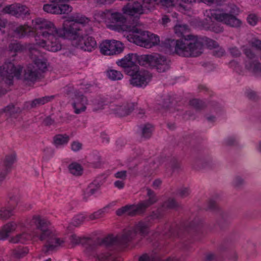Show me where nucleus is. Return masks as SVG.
I'll return each mask as SVG.
<instances>
[{
    "label": "nucleus",
    "instance_id": "nucleus-52",
    "mask_svg": "<svg viewBox=\"0 0 261 261\" xmlns=\"http://www.w3.org/2000/svg\"><path fill=\"white\" fill-rule=\"evenodd\" d=\"M191 194L190 188L182 187L177 189L176 194L181 198L188 197Z\"/></svg>",
    "mask_w": 261,
    "mask_h": 261
},
{
    "label": "nucleus",
    "instance_id": "nucleus-25",
    "mask_svg": "<svg viewBox=\"0 0 261 261\" xmlns=\"http://www.w3.org/2000/svg\"><path fill=\"white\" fill-rule=\"evenodd\" d=\"M53 98V96H44L36 98L31 101L27 102L25 106L28 109L35 108L47 103Z\"/></svg>",
    "mask_w": 261,
    "mask_h": 261
},
{
    "label": "nucleus",
    "instance_id": "nucleus-22",
    "mask_svg": "<svg viewBox=\"0 0 261 261\" xmlns=\"http://www.w3.org/2000/svg\"><path fill=\"white\" fill-rule=\"evenodd\" d=\"M41 74L35 65L30 64L24 70L23 79L25 81L34 82L40 77Z\"/></svg>",
    "mask_w": 261,
    "mask_h": 261
},
{
    "label": "nucleus",
    "instance_id": "nucleus-54",
    "mask_svg": "<svg viewBox=\"0 0 261 261\" xmlns=\"http://www.w3.org/2000/svg\"><path fill=\"white\" fill-rule=\"evenodd\" d=\"M155 1L156 5L166 8L174 7L176 2V0H155Z\"/></svg>",
    "mask_w": 261,
    "mask_h": 261
},
{
    "label": "nucleus",
    "instance_id": "nucleus-42",
    "mask_svg": "<svg viewBox=\"0 0 261 261\" xmlns=\"http://www.w3.org/2000/svg\"><path fill=\"white\" fill-rule=\"evenodd\" d=\"M9 51L12 53H15L12 56L16 55L17 53L21 52L23 49V46L19 42H14L9 44L8 46Z\"/></svg>",
    "mask_w": 261,
    "mask_h": 261
},
{
    "label": "nucleus",
    "instance_id": "nucleus-48",
    "mask_svg": "<svg viewBox=\"0 0 261 261\" xmlns=\"http://www.w3.org/2000/svg\"><path fill=\"white\" fill-rule=\"evenodd\" d=\"M190 104L197 110H201L206 107L205 102L198 99H193L190 100Z\"/></svg>",
    "mask_w": 261,
    "mask_h": 261
},
{
    "label": "nucleus",
    "instance_id": "nucleus-37",
    "mask_svg": "<svg viewBox=\"0 0 261 261\" xmlns=\"http://www.w3.org/2000/svg\"><path fill=\"white\" fill-rule=\"evenodd\" d=\"M13 208H8L6 207H2L0 208V220H6L9 219L13 215Z\"/></svg>",
    "mask_w": 261,
    "mask_h": 261
},
{
    "label": "nucleus",
    "instance_id": "nucleus-50",
    "mask_svg": "<svg viewBox=\"0 0 261 261\" xmlns=\"http://www.w3.org/2000/svg\"><path fill=\"white\" fill-rule=\"evenodd\" d=\"M58 14H68L72 10V8L70 6L66 4H60L58 5Z\"/></svg>",
    "mask_w": 261,
    "mask_h": 261
},
{
    "label": "nucleus",
    "instance_id": "nucleus-47",
    "mask_svg": "<svg viewBox=\"0 0 261 261\" xmlns=\"http://www.w3.org/2000/svg\"><path fill=\"white\" fill-rule=\"evenodd\" d=\"M165 215V211L162 206L153 211L150 215L149 217L152 220L160 219L163 218Z\"/></svg>",
    "mask_w": 261,
    "mask_h": 261
},
{
    "label": "nucleus",
    "instance_id": "nucleus-18",
    "mask_svg": "<svg viewBox=\"0 0 261 261\" xmlns=\"http://www.w3.org/2000/svg\"><path fill=\"white\" fill-rule=\"evenodd\" d=\"M75 100L72 106L76 114H80L85 111L86 105L88 104V100L83 94L79 91L74 93Z\"/></svg>",
    "mask_w": 261,
    "mask_h": 261
},
{
    "label": "nucleus",
    "instance_id": "nucleus-20",
    "mask_svg": "<svg viewBox=\"0 0 261 261\" xmlns=\"http://www.w3.org/2000/svg\"><path fill=\"white\" fill-rule=\"evenodd\" d=\"M183 43V39L174 40L170 39H166L164 41H162L161 45L170 53H176L179 55L178 50L181 49Z\"/></svg>",
    "mask_w": 261,
    "mask_h": 261
},
{
    "label": "nucleus",
    "instance_id": "nucleus-2",
    "mask_svg": "<svg viewBox=\"0 0 261 261\" xmlns=\"http://www.w3.org/2000/svg\"><path fill=\"white\" fill-rule=\"evenodd\" d=\"M183 39L181 49L178 50L179 55L185 57H197L203 51V39L197 36L188 35Z\"/></svg>",
    "mask_w": 261,
    "mask_h": 261
},
{
    "label": "nucleus",
    "instance_id": "nucleus-58",
    "mask_svg": "<svg viewBox=\"0 0 261 261\" xmlns=\"http://www.w3.org/2000/svg\"><path fill=\"white\" fill-rule=\"evenodd\" d=\"M15 3L8 5L3 9V12L13 16H15V9H16Z\"/></svg>",
    "mask_w": 261,
    "mask_h": 261
},
{
    "label": "nucleus",
    "instance_id": "nucleus-32",
    "mask_svg": "<svg viewBox=\"0 0 261 261\" xmlns=\"http://www.w3.org/2000/svg\"><path fill=\"white\" fill-rule=\"evenodd\" d=\"M31 239V235L30 233L23 232L22 233L17 234L16 236L11 238L9 242L12 243H24L27 241Z\"/></svg>",
    "mask_w": 261,
    "mask_h": 261
},
{
    "label": "nucleus",
    "instance_id": "nucleus-27",
    "mask_svg": "<svg viewBox=\"0 0 261 261\" xmlns=\"http://www.w3.org/2000/svg\"><path fill=\"white\" fill-rule=\"evenodd\" d=\"M16 228V224L14 222H9L5 225L0 230V240H4L14 231Z\"/></svg>",
    "mask_w": 261,
    "mask_h": 261
},
{
    "label": "nucleus",
    "instance_id": "nucleus-23",
    "mask_svg": "<svg viewBox=\"0 0 261 261\" xmlns=\"http://www.w3.org/2000/svg\"><path fill=\"white\" fill-rule=\"evenodd\" d=\"M106 16L110 19L113 23H122L124 24L126 21V18L120 13L113 12L112 10H106L104 12Z\"/></svg>",
    "mask_w": 261,
    "mask_h": 261
},
{
    "label": "nucleus",
    "instance_id": "nucleus-38",
    "mask_svg": "<svg viewBox=\"0 0 261 261\" xmlns=\"http://www.w3.org/2000/svg\"><path fill=\"white\" fill-rule=\"evenodd\" d=\"M218 215L219 218L217 220V225L219 227L220 229L223 230L225 229L228 225V223L225 217L226 216L223 212H220V213Z\"/></svg>",
    "mask_w": 261,
    "mask_h": 261
},
{
    "label": "nucleus",
    "instance_id": "nucleus-55",
    "mask_svg": "<svg viewBox=\"0 0 261 261\" xmlns=\"http://www.w3.org/2000/svg\"><path fill=\"white\" fill-rule=\"evenodd\" d=\"M3 110L5 113H7L11 116L20 111L19 108L16 107L14 105L12 104L7 106Z\"/></svg>",
    "mask_w": 261,
    "mask_h": 261
},
{
    "label": "nucleus",
    "instance_id": "nucleus-19",
    "mask_svg": "<svg viewBox=\"0 0 261 261\" xmlns=\"http://www.w3.org/2000/svg\"><path fill=\"white\" fill-rule=\"evenodd\" d=\"M15 160V155H8L6 156L4 160L0 163V182L6 178L8 171L14 162Z\"/></svg>",
    "mask_w": 261,
    "mask_h": 261
},
{
    "label": "nucleus",
    "instance_id": "nucleus-11",
    "mask_svg": "<svg viewBox=\"0 0 261 261\" xmlns=\"http://www.w3.org/2000/svg\"><path fill=\"white\" fill-rule=\"evenodd\" d=\"M123 49V44L115 40H106L100 44V52L104 55H118L122 53Z\"/></svg>",
    "mask_w": 261,
    "mask_h": 261
},
{
    "label": "nucleus",
    "instance_id": "nucleus-33",
    "mask_svg": "<svg viewBox=\"0 0 261 261\" xmlns=\"http://www.w3.org/2000/svg\"><path fill=\"white\" fill-rule=\"evenodd\" d=\"M85 244L86 245V248L87 251H94L98 246H101L100 239L92 240L90 238H86Z\"/></svg>",
    "mask_w": 261,
    "mask_h": 261
},
{
    "label": "nucleus",
    "instance_id": "nucleus-35",
    "mask_svg": "<svg viewBox=\"0 0 261 261\" xmlns=\"http://www.w3.org/2000/svg\"><path fill=\"white\" fill-rule=\"evenodd\" d=\"M53 140L56 146L63 145L69 142V137L66 134H58L54 136Z\"/></svg>",
    "mask_w": 261,
    "mask_h": 261
},
{
    "label": "nucleus",
    "instance_id": "nucleus-46",
    "mask_svg": "<svg viewBox=\"0 0 261 261\" xmlns=\"http://www.w3.org/2000/svg\"><path fill=\"white\" fill-rule=\"evenodd\" d=\"M30 31L31 29L29 27L19 25L14 29V32L18 37L21 38L27 35L28 33L30 32Z\"/></svg>",
    "mask_w": 261,
    "mask_h": 261
},
{
    "label": "nucleus",
    "instance_id": "nucleus-60",
    "mask_svg": "<svg viewBox=\"0 0 261 261\" xmlns=\"http://www.w3.org/2000/svg\"><path fill=\"white\" fill-rule=\"evenodd\" d=\"M212 54L216 57L220 58L225 55V51L222 47L218 45L213 49Z\"/></svg>",
    "mask_w": 261,
    "mask_h": 261
},
{
    "label": "nucleus",
    "instance_id": "nucleus-26",
    "mask_svg": "<svg viewBox=\"0 0 261 261\" xmlns=\"http://www.w3.org/2000/svg\"><path fill=\"white\" fill-rule=\"evenodd\" d=\"M133 230L138 236L140 234L141 236L144 237L149 231L148 223L146 222L140 221L134 226Z\"/></svg>",
    "mask_w": 261,
    "mask_h": 261
},
{
    "label": "nucleus",
    "instance_id": "nucleus-30",
    "mask_svg": "<svg viewBox=\"0 0 261 261\" xmlns=\"http://www.w3.org/2000/svg\"><path fill=\"white\" fill-rule=\"evenodd\" d=\"M102 184V181L97 178L95 179L86 189L85 192V195L88 196L94 194L98 190Z\"/></svg>",
    "mask_w": 261,
    "mask_h": 261
},
{
    "label": "nucleus",
    "instance_id": "nucleus-56",
    "mask_svg": "<svg viewBox=\"0 0 261 261\" xmlns=\"http://www.w3.org/2000/svg\"><path fill=\"white\" fill-rule=\"evenodd\" d=\"M203 39V46H204V43L210 49H214L216 47H218V43L211 39H210L207 37H202Z\"/></svg>",
    "mask_w": 261,
    "mask_h": 261
},
{
    "label": "nucleus",
    "instance_id": "nucleus-21",
    "mask_svg": "<svg viewBox=\"0 0 261 261\" xmlns=\"http://www.w3.org/2000/svg\"><path fill=\"white\" fill-rule=\"evenodd\" d=\"M122 11L125 14L129 16H134L136 14H142L146 13L144 9L141 6V4L138 2H135L133 4H128L122 9Z\"/></svg>",
    "mask_w": 261,
    "mask_h": 261
},
{
    "label": "nucleus",
    "instance_id": "nucleus-49",
    "mask_svg": "<svg viewBox=\"0 0 261 261\" xmlns=\"http://www.w3.org/2000/svg\"><path fill=\"white\" fill-rule=\"evenodd\" d=\"M44 11L54 14H58V5L54 3L45 4L43 8Z\"/></svg>",
    "mask_w": 261,
    "mask_h": 261
},
{
    "label": "nucleus",
    "instance_id": "nucleus-4",
    "mask_svg": "<svg viewBox=\"0 0 261 261\" xmlns=\"http://www.w3.org/2000/svg\"><path fill=\"white\" fill-rule=\"evenodd\" d=\"M141 65L148 66L158 72H164L170 68V61L165 56L158 54L142 55L140 58Z\"/></svg>",
    "mask_w": 261,
    "mask_h": 261
},
{
    "label": "nucleus",
    "instance_id": "nucleus-39",
    "mask_svg": "<svg viewBox=\"0 0 261 261\" xmlns=\"http://www.w3.org/2000/svg\"><path fill=\"white\" fill-rule=\"evenodd\" d=\"M70 173L75 176L81 175L83 173V168L82 166L76 163H71L69 165Z\"/></svg>",
    "mask_w": 261,
    "mask_h": 261
},
{
    "label": "nucleus",
    "instance_id": "nucleus-17",
    "mask_svg": "<svg viewBox=\"0 0 261 261\" xmlns=\"http://www.w3.org/2000/svg\"><path fill=\"white\" fill-rule=\"evenodd\" d=\"M137 106V102H126L121 105L116 106L113 111L117 115L123 117L130 114Z\"/></svg>",
    "mask_w": 261,
    "mask_h": 261
},
{
    "label": "nucleus",
    "instance_id": "nucleus-59",
    "mask_svg": "<svg viewBox=\"0 0 261 261\" xmlns=\"http://www.w3.org/2000/svg\"><path fill=\"white\" fill-rule=\"evenodd\" d=\"M210 30L215 32L216 33H220L222 32L223 28L219 24L212 22L208 28Z\"/></svg>",
    "mask_w": 261,
    "mask_h": 261
},
{
    "label": "nucleus",
    "instance_id": "nucleus-44",
    "mask_svg": "<svg viewBox=\"0 0 261 261\" xmlns=\"http://www.w3.org/2000/svg\"><path fill=\"white\" fill-rule=\"evenodd\" d=\"M155 0H142V4L141 6L144 9L145 13H147L153 10L155 8V5H156Z\"/></svg>",
    "mask_w": 261,
    "mask_h": 261
},
{
    "label": "nucleus",
    "instance_id": "nucleus-57",
    "mask_svg": "<svg viewBox=\"0 0 261 261\" xmlns=\"http://www.w3.org/2000/svg\"><path fill=\"white\" fill-rule=\"evenodd\" d=\"M85 238H81L79 236H77L75 234H73L70 237V240L72 244L74 245H79V244H85V241L86 240Z\"/></svg>",
    "mask_w": 261,
    "mask_h": 261
},
{
    "label": "nucleus",
    "instance_id": "nucleus-28",
    "mask_svg": "<svg viewBox=\"0 0 261 261\" xmlns=\"http://www.w3.org/2000/svg\"><path fill=\"white\" fill-rule=\"evenodd\" d=\"M245 67L254 74L261 75V63L258 61L254 60L246 62Z\"/></svg>",
    "mask_w": 261,
    "mask_h": 261
},
{
    "label": "nucleus",
    "instance_id": "nucleus-13",
    "mask_svg": "<svg viewBox=\"0 0 261 261\" xmlns=\"http://www.w3.org/2000/svg\"><path fill=\"white\" fill-rule=\"evenodd\" d=\"M76 47L84 51H92L97 47V43L94 37L88 34L82 35L74 40Z\"/></svg>",
    "mask_w": 261,
    "mask_h": 261
},
{
    "label": "nucleus",
    "instance_id": "nucleus-24",
    "mask_svg": "<svg viewBox=\"0 0 261 261\" xmlns=\"http://www.w3.org/2000/svg\"><path fill=\"white\" fill-rule=\"evenodd\" d=\"M147 195L148 197V199L140 202L145 211L148 207L158 201V198L154 191L149 188L147 189Z\"/></svg>",
    "mask_w": 261,
    "mask_h": 261
},
{
    "label": "nucleus",
    "instance_id": "nucleus-12",
    "mask_svg": "<svg viewBox=\"0 0 261 261\" xmlns=\"http://www.w3.org/2000/svg\"><path fill=\"white\" fill-rule=\"evenodd\" d=\"M49 37L46 38V40L43 39L41 41L36 39V45L46 48L53 52H56L61 49V44L59 40V37L67 38L71 36H60V35H51Z\"/></svg>",
    "mask_w": 261,
    "mask_h": 261
},
{
    "label": "nucleus",
    "instance_id": "nucleus-43",
    "mask_svg": "<svg viewBox=\"0 0 261 261\" xmlns=\"http://www.w3.org/2000/svg\"><path fill=\"white\" fill-rule=\"evenodd\" d=\"M107 75L110 79L113 81L120 80L123 76L120 71L114 69L108 70L107 71Z\"/></svg>",
    "mask_w": 261,
    "mask_h": 261
},
{
    "label": "nucleus",
    "instance_id": "nucleus-7",
    "mask_svg": "<svg viewBox=\"0 0 261 261\" xmlns=\"http://www.w3.org/2000/svg\"><path fill=\"white\" fill-rule=\"evenodd\" d=\"M21 71L22 67L20 66H15L12 62H6L0 67V81L11 85L14 77H19Z\"/></svg>",
    "mask_w": 261,
    "mask_h": 261
},
{
    "label": "nucleus",
    "instance_id": "nucleus-6",
    "mask_svg": "<svg viewBox=\"0 0 261 261\" xmlns=\"http://www.w3.org/2000/svg\"><path fill=\"white\" fill-rule=\"evenodd\" d=\"M230 8L227 13L221 12L219 10L214 11L211 13V17L231 27H240L241 21L235 16L239 13V8L234 5H231Z\"/></svg>",
    "mask_w": 261,
    "mask_h": 261
},
{
    "label": "nucleus",
    "instance_id": "nucleus-15",
    "mask_svg": "<svg viewBox=\"0 0 261 261\" xmlns=\"http://www.w3.org/2000/svg\"><path fill=\"white\" fill-rule=\"evenodd\" d=\"M145 212L143 207L139 202L137 204L126 205L118 209L116 211V215L120 216L122 215L130 217H134L142 214Z\"/></svg>",
    "mask_w": 261,
    "mask_h": 261
},
{
    "label": "nucleus",
    "instance_id": "nucleus-1",
    "mask_svg": "<svg viewBox=\"0 0 261 261\" xmlns=\"http://www.w3.org/2000/svg\"><path fill=\"white\" fill-rule=\"evenodd\" d=\"M31 223L36 227L34 236L41 241H45L46 244L44 247L45 253L50 251H54L61 246L64 241L57 237L50 227V222L40 215H34L31 220Z\"/></svg>",
    "mask_w": 261,
    "mask_h": 261
},
{
    "label": "nucleus",
    "instance_id": "nucleus-8",
    "mask_svg": "<svg viewBox=\"0 0 261 261\" xmlns=\"http://www.w3.org/2000/svg\"><path fill=\"white\" fill-rule=\"evenodd\" d=\"M89 19L80 13H75L65 20L63 23L64 29L67 36L76 35L79 30L76 23L84 24L88 23Z\"/></svg>",
    "mask_w": 261,
    "mask_h": 261
},
{
    "label": "nucleus",
    "instance_id": "nucleus-10",
    "mask_svg": "<svg viewBox=\"0 0 261 261\" xmlns=\"http://www.w3.org/2000/svg\"><path fill=\"white\" fill-rule=\"evenodd\" d=\"M136 72L127 74L131 76L129 83L133 87L143 88L146 87L151 81L152 74L147 70H140L139 67L137 68Z\"/></svg>",
    "mask_w": 261,
    "mask_h": 261
},
{
    "label": "nucleus",
    "instance_id": "nucleus-45",
    "mask_svg": "<svg viewBox=\"0 0 261 261\" xmlns=\"http://www.w3.org/2000/svg\"><path fill=\"white\" fill-rule=\"evenodd\" d=\"M160 43V39L158 36L151 34L148 32V37L146 44L148 45L147 48H150L152 46L159 44Z\"/></svg>",
    "mask_w": 261,
    "mask_h": 261
},
{
    "label": "nucleus",
    "instance_id": "nucleus-34",
    "mask_svg": "<svg viewBox=\"0 0 261 261\" xmlns=\"http://www.w3.org/2000/svg\"><path fill=\"white\" fill-rule=\"evenodd\" d=\"M164 208L165 211L166 209H176L179 207V204L174 198H169L165 201L161 206Z\"/></svg>",
    "mask_w": 261,
    "mask_h": 261
},
{
    "label": "nucleus",
    "instance_id": "nucleus-64",
    "mask_svg": "<svg viewBox=\"0 0 261 261\" xmlns=\"http://www.w3.org/2000/svg\"><path fill=\"white\" fill-rule=\"evenodd\" d=\"M244 180L242 177L240 176H237L234 179L233 186L235 187L240 188L244 184Z\"/></svg>",
    "mask_w": 261,
    "mask_h": 261
},
{
    "label": "nucleus",
    "instance_id": "nucleus-51",
    "mask_svg": "<svg viewBox=\"0 0 261 261\" xmlns=\"http://www.w3.org/2000/svg\"><path fill=\"white\" fill-rule=\"evenodd\" d=\"M207 210L214 213H217L218 214L220 213V212H223L220 209L216 202L211 199H209L207 201Z\"/></svg>",
    "mask_w": 261,
    "mask_h": 261
},
{
    "label": "nucleus",
    "instance_id": "nucleus-53",
    "mask_svg": "<svg viewBox=\"0 0 261 261\" xmlns=\"http://www.w3.org/2000/svg\"><path fill=\"white\" fill-rule=\"evenodd\" d=\"M202 221L198 217L195 218L193 220L189 223L188 226H186V229H196L197 228H200L202 226Z\"/></svg>",
    "mask_w": 261,
    "mask_h": 261
},
{
    "label": "nucleus",
    "instance_id": "nucleus-16",
    "mask_svg": "<svg viewBox=\"0 0 261 261\" xmlns=\"http://www.w3.org/2000/svg\"><path fill=\"white\" fill-rule=\"evenodd\" d=\"M118 236L119 246L124 247H127L130 243L134 242L137 244L142 239V238L138 236L133 229L125 230Z\"/></svg>",
    "mask_w": 261,
    "mask_h": 261
},
{
    "label": "nucleus",
    "instance_id": "nucleus-40",
    "mask_svg": "<svg viewBox=\"0 0 261 261\" xmlns=\"http://www.w3.org/2000/svg\"><path fill=\"white\" fill-rule=\"evenodd\" d=\"M16 9H15V16L17 17L22 15H25L29 14V9L25 5H23L19 3H15Z\"/></svg>",
    "mask_w": 261,
    "mask_h": 261
},
{
    "label": "nucleus",
    "instance_id": "nucleus-41",
    "mask_svg": "<svg viewBox=\"0 0 261 261\" xmlns=\"http://www.w3.org/2000/svg\"><path fill=\"white\" fill-rule=\"evenodd\" d=\"M96 258L99 261H121L119 259L116 258L109 252L101 253L96 255Z\"/></svg>",
    "mask_w": 261,
    "mask_h": 261
},
{
    "label": "nucleus",
    "instance_id": "nucleus-62",
    "mask_svg": "<svg viewBox=\"0 0 261 261\" xmlns=\"http://www.w3.org/2000/svg\"><path fill=\"white\" fill-rule=\"evenodd\" d=\"M138 261H155L154 258L147 253H143L138 258Z\"/></svg>",
    "mask_w": 261,
    "mask_h": 261
},
{
    "label": "nucleus",
    "instance_id": "nucleus-31",
    "mask_svg": "<svg viewBox=\"0 0 261 261\" xmlns=\"http://www.w3.org/2000/svg\"><path fill=\"white\" fill-rule=\"evenodd\" d=\"M174 31L178 36L182 37L181 39L188 38L187 36L190 31L189 26L185 24H177L174 27Z\"/></svg>",
    "mask_w": 261,
    "mask_h": 261
},
{
    "label": "nucleus",
    "instance_id": "nucleus-3",
    "mask_svg": "<svg viewBox=\"0 0 261 261\" xmlns=\"http://www.w3.org/2000/svg\"><path fill=\"white\" fill-rule=\"evenodd\" d=\"M116 29L118 31L125 32L128 33L124 36L126 35V38L129 42L144 47L148 46L146 44L148 32L138 29L135 25L128 24L117 26Z\"/></svg>",
    "mask_w": 261,
    "mask_h": 261
},
{
    "label": "nucleus",
    "instance_id": "nucleus-61",
    "mask_svg": "<svg viewBox=\"0 0 261 261\" xmlns=\"http://www.w3.org/2000/svg\"><path fill=\"white\" fill-rule=\"evenodd\" d=\"M246 95L249 99L253 101H256L258 98V96L256 93L252 90H248L246 92Z\"/></svg>",
    "mask_w": 261,
    "mask_h": 261
},
{
    "label": "nucleus",
    "instance_id": "nucleus-63",
    "mask_svg": "<svg viewBox=\"0 0 261 261\" xmlns=\"http://www.w3.org/2000/svg\"><path fill=\"white\" fill-rule=\"evenodd\" d=\"M257 18L254 14H250L247 17L248 22L251 25H254L257 22Z\"/></svg>",
    "mask_w": 261,
    "mask_h": 261
},
{
    "label": "nucleus",
    "instance_id": "nucleus-5",
    "mask_svg": "<svg viewBox=\"0 0 261 261\" xmlns=\"http://www.w3.org/2000/svg\"><path fill=\"white\" fill-rule=\"evenodd\" d=\"M35 29L37 35L35 39L40 36L45 39L51 35L67 36L63 25L62 29H58L53 22L44 19L39 18L36 20Z\"/></svg>",
    "mask_w": 261,
    "mask_h": 261
},
{
    "label": "nucleus",
    "instance_id": "nucleus-36",
    "mask_svg": "<svg viewBox=\"0 0 261 261\" xmlns=\"http://www.w3.org/2000/svg\"><path fill=\"white\" fill-rule=\"evenodd\" d=\"M141 129V137L144 139H148L151 137L152 133V125L147 123L140 126Z\"/></svg>",
    "mask_w": 261,
    "mask_h": 261
},
{
    "label": "nucleus",
    "instance_id": "nucleus-9",
    "mask_svg": "<svg viewBox=\"0 0 261 261\" xmlns=\"http://www.w3.org/2000/svg\"><path fill=\"white\" fill-rule=\"evenodd\" d=\"M139 56L136 54H129L125 56L123 58L119 60L116 63L119 66H121L124 69V71L126 74H130L136 72L137 68L138 66L137 63L141 65Z\"/></svg>",
    "mask_w": 261,
    "mask_h": 261
},
{
    "label": "nucleus",
    "instance_id": "nucleus-29",
    "mask_svg": "<svg viewBox=\"0 0 261 261\" xmlns=\"http://www.w3.org/2000/svg\"><path fill=\"white\" fill-rule=\"evenodd\" d=\"M118 236H114L113 234H109L103 239H100L101 246L111 247L114 245H119Z\"/></svg>",
    "mask_w": 261,
    "mask_h": 261
},
{
    "label": "nucleus",
    "instance_id": "nucleus-14",
    "mask_svg": "<svg viewBox=\"0 0 261 261\" xmlns=\"http://www.w3.org/2000/svg\"><path fill=\"white\" fill-rule=\"evenodd\" d=\"M30 57L33 61V65H35L36 68L38 71L42 72H44L47 68L46 60L41 55L40 52L36 47H30Z\"/></svg>",
    "mask_w": 261,
    "mask_h": 261
}]
</instances>
